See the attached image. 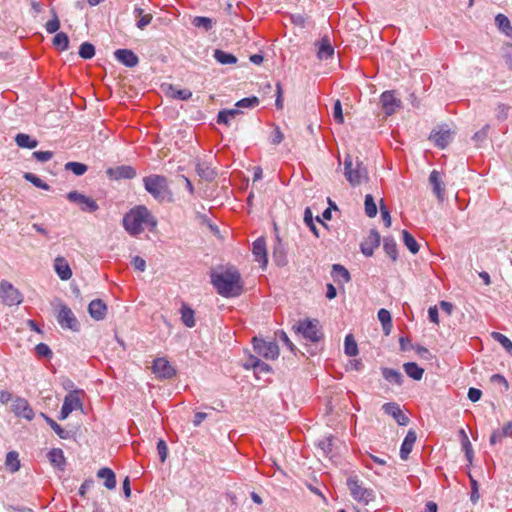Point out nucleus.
<instances>
[{
    "instance_id": "1",
    "label": "nucleus",
    "mask_w": 512,
    "mask_h": 512,
    "mask_svg": "<svg viewBox=\"0 0 512 512\" xmlns=\"http://www.w3.org/2000/svg\"><path fill=\"white\" fill-rule=\"evenodd\" d=\"M211 283L218 294L226 298L237 297L243 291L241 275L234 267H229L221 272L212 273Z\"/></svg>"
},
{
    "instance_id": "2",
    "label": "nucleus",
    "mask_w": 512,
    "mask_h": 512,
    "mask_svg": "<svg viewBox=\"0 0 512 512\" xmlns=\"http://www.w3.org/2000/svg\"><path fill=\"white\" fill-rule=\"evenodd\" d=\"M123 226L131 236H138L145 228L153 231L157 226V220L146 206L139 205L124 215Z\"/></svg>"
},
{
    "instance_id": "3",
    "label": "nucleus",
    "mask_w": 512,
    "mask_h": 512,
    "mask_svg": "<svg viewBox=\"0 0 512 512\" xmlns=\"http://www.w3.org/2000/svg\"><path fill=\"white\" fill-rule=\"evenodd\" d=\"M344 175L352 186L360 185L362 182L368 180L366 167L358 159L353 161L350 156L345 157L344 160Z\"/></svg>"
},
{
    "instance_id": "4",
    "label": "nucleus",
    "mask_w": 512,
    "mask_h": 512,
    "mask_svg": "<svg viewBox=\"0 0 512 512\" xmlns=\"http://www.w3.org/2000/svg\"><path fill=\"white\" fill-rule=\"evenodd\" d=\"M143 184L148 193H150L157 200H164L165 195L170 193L168 188V181L162 175H150L143 178Z\"/></svg>"
},
{
    "instance_id": "5",
    "label": "nucleus",
    "mask_w": 512,
    "mask_h": 512,
    "mask_svg": "<svg viewBox=\"0 0 512 512\" xmlns=\"http://www.w3.org/2000/svg\"><path fill=\"white\" fill-rule=\"evenodd\" d=\"M83 394V391L81 390H73L69 392L63 401V405L61 407L59 419L65 420L68 418V416L76 410H82V400L81 395Z\"/></svg>"
},
{
    "instance_id": "6",
    "label": "nucleus",
    "mask_w": 512,
    "mask_h": 512,
    "mask_svg": "<svg viewBox=\"0 0 512 512\" xmlns=\"http://www.w3.org/2000/svg\"><path fill=\"white\" fill-rule=\"evenodd\" d=\"M347 486L350 490L352 497L358 502L368 504L370 501L374 499L373 490L364 487L356 477L348 478Z\"/></svg>"
},
{
    "instance_id": "7",
    "label": "nucleus",
    "mask_w": 512,
    "mask_h": 512,
    "mask_svg": "<svg viewBox=\"0 0 512 512\" xmlns=\"http://www.w3.org/2000/svg\"><path fill=\"white\" fill-rule=\"evenodd\" d=\"M295 328L297 332L311 342H318L323 336L318 320L299 321Z\"/></svg>"
},
{
    "instance_id": "8",
    "label": "nucleus",
    "mask_w": 512,
    "mask_h": 512,
    "mask_svg": "<svg viewBox=\"0 0 512 512\" xmlns=\"http://www.w3.org/2000/svg\"><path fill=\"white\" fill-rule=\"evenodd\" d=\"M0 298L5 305H19L23 301L22 294L10 282H0Z\"/></svg>"
},
{
    "instance_id": "9",
    "label": "nucleus",
    "mask_w": 512,
    "mask_h": 512,
    "mask_svg": "<svg viewBox=\"0 0 512 512\" xmlns=\"http://www.w3.org/2000/svg\"><path fill=\"white\" fill-rule=\"evenodd\" d=\"M151 370L159 380L171 379L176 375V369L165 357L154 359Z\"/></svg>"
},
{
    "instance_id": "10",
    "label": "nucleus",
    "mask_w": 512,
    "mask_h": 512,
    "mask_svg": "<svg viewBox=\"0 0 512 512\" xmlns=\"http://www.w3.org/2000/svg\"><path fill=\"white\" fill-rule=\"evenodd\" d=\"M253 346L255 352L266 359L274 360L279 356V347L275 342L255 337L253 339Z\"/></svg>"
},
{
    "instance_id": "11",
    "label": "nucleus",
    "mask_w": 512,
    "mask_h": 512,
    "mask_svg": "<svg viewBox=\"0 0 512 512\" xmlns=\"http://www.w3.org/2000/svg\"><path fill=\"white\" fill-rule=\"evenodd\" d=\"M57 321L63 329L79 330V322L72 310L65 304L60 305L57 313Z\"/></svg>"
},
{
    "instance_id": "12",
    "label": "nucleus",
    "mask_w": 512,
    "mask_h": 512,
    "mask_svg": "<svg viewBox=\"0 0 512 512\" xmlns=\"http://www.w3.org/2000/svg\"><path fill=\"white\" fill-rule=\"evenodd\" d=\"M67 199L70 202L76 203L79 205L80 209L84 212H95L98 210L99 206L97 202L78 191H71L67 194Z\"/></svg>"
},
{
    "instance_id": "13",
    "label": "nucleus",
    "mask_w": 512,
    "mask_h": 512,
    "mask_svg": "<svg viewBox=\"0 0 512 512\" xmlns=\"http://www.w3.org/2000/svg\"><path fill=\"white\" fill-rule=\"evenodd\" d=\"M382 109L387 116H390L396 112L401 106V101L398 99L392 91H385L380 97Z\"/></svg>"
},
{
    "instance_id": "14",
    "label": "nucleus",
    "mask_w": 512,
    "mask_h": 512,
    "mask_svg": "<svg viewBox=\"0 0 512 512\" xmlns=\"http://www.w3.org/2000/svg\"><path fill=\"white\" fill-rule=\"evenodd\" d=\"M11 409L15 413V415L23 417L27 420H32L34 417L33 409L31 408L28 401L24 398H15L13 400Z\"/></svg>"
},
{
    "instance_id": "15",
    "label": "nucleus",
    "mask_w": 512,
    "mask_h": 512,
    "mask_svg": "<svg viewBox=\"0 0 512 512\" xmlns=\"http://www.w3.org/2000/svg\"><path fill=\"white\" fill-rule=\"evenodd\" d=\"M106 174L114 180L133 179L137 175L136 170L129 165L108 168Z\"/></svg>"
},
{
    "instance_id": "16",
    "label": "nucleus",
    "mask_w": 512,
    "mask_h": 512,
    "mask_svg": "<svg viewBox=\"0 0 512 512\" xmlns=\"http://www.w3.org/2000/svg\"><path fill=\"white\" fill-rule=\"evenodd\" d=\"M382 409L386 414L392 416L399 425L406 426L409 423V418L402 412L397 403H385Z\"/></svg>"
},
{
    "instance_id": "17",
    "label": "nucleus",
    "mask_w": 512,
    "mask_h": 512,
    "mask_svg": "<svg viewBox=\"0 0 512 512\" xmlns=\"http://www.w3.org/2000/svg\"><path fill=\"white\" fill-rule=\"evenodd\" d=\"M453 133L450 129L441 127L438 131H434L430 134L429 139L440 148L444 149L452 140Z\"/></svg>"
},
{
    "instance_id": "18",
    "label": "nucleus",
    "mask_w": 512,
    "mask_h": 512,
    "mask_svg": "<svg viewBox=\"0 0 512 512\" xmlns=\"http://www.w3.org/2000/svg\"><path fill=\"white\" fill-rule=\"evenodd\" d=\"M114 56L117 61L125 65L126 67H135L139 63L138 56L129 49H117L114 52Z\"/></svg>"
},
{
    "instance_id": "19",
    "label": "nucleus",
    "mask_w": 512,
    "mask_h": 512,
    "mask_svg": "<svg viewBox=\"0 0 512 512\" xmlns=\"http://www.w3.org/2000/svg\"><path fill=\"white\" fill-rule=\"evenodd\" d=\"M88 312L94 320L100 321L106 317L107 306L101 299H95L89 303Z\"/></svg>"
},
{
    "instance_id": "20",
    "label": "nucleus",
    "mask_w": 512,
    "mask_h": 512,
    "mask_svg": "<svg viewBox=\"0 0 512 512\" xmlns=\"http://www.w3.org/2000/svg\"><path fill=\"white\" fill-rule=\"evenodd\" d=\"M54 269L61 280L67 281L72 277V270L70 265L68 261L62 256L55 258Z\"/></svg>"
},
{
    "instance_id": "21",
    "label": "nucleus",
    "mask_w": 512,
    "mask_h": 512,
    "mask_svg": "<svg viewBox=\"0 0 512 512\" xmlns=\"http://www.w3.org/2000/svg\"><path fill=\"white\" fill-rule=\"evenodd\" d=\"M380 245V235L376 230H371L366 241L361 244V251L365 256H372L374 249Z\"/></svg>"
},
{
    "instance_id": "22",
    "label": "nucleus",
    "mask_w": 512,
    "mask_h": 512,
    "mask_svg": "<svg viewBox=\"0 0 512 512\" xmlns=\"http://www.w3.org/2000/svg\"><path fill=\"white\" fill-rule=\"evenodd\" d=\"M417 435L414 430H409L402 442L401 448H400V457L403 460H406L411 453L413 446L416 442Z\"/></svg>"
},
{
    "instance_id": "23",
    "label": "nucleus",
    "mask_w": 512,
    "mask_h": 512,
    "mask_svg": "<svg viewBox=\"0 0 512 512\" xmlns=\"http://www.w3.org/2000/svg\"><path fill=\"white\" fill-rule=\"evenodd\" d=\"M512 438V421L506 423L501 429L493 431L490 436L489 442L491 445L502 443L504 438Z\"/></svg>"
},
{
    "instance_id": "24",
    "label": "nucleus",
    "mask_w": 512,
    "mask_h": 512,
    "mask_svg": "<svg viewBox=\"0 0 512 512\" xmlns=\"http://www.w3.org/2000/svg\"><path fill=\"white\" fill-rule=\"evenodd\" d=\"M252 252L256 261L262 263L263 266L267 264L266 242L264 238H258L254 241Z\"/></svg>"
},
{
    "instance_id": "25",
    "label": "nucleus",
    "mask_w": 512,
    "mask_h": 512,
    "mask_svg": "<svg viewBox=\"0 0 512 512\" xmlns=\"http://www.w3.org/2000/svg\"><path fill=\"white\" fill-rule=\"evenodd\" d=\"M331 276L338 284L348 283L351 279L349 271L340 264L332 266Z\"/></svg>"
},
{
    "instance_id": "26",
    "label": "nucleus",
    "mask_w": 512,
    "mask_h": 512,
    "mask_svg": "<svg viewBox=\"0 0 512 512\" xmlns=\"http://www.w3.org/2000/svg\"><path fill=\"white\" fill-rule=\"evenodd\" d=\"M381 372H382L383 378L387 382H389L391 384H395L397 386H402V384L404 382V378H403V375L398 370L385 367V368L381 369Z\"/></svg>"
},
{
    "instance_id": "27",
    "label": "nucleus",
    "mask_w": 512,
    "mask_h": 512,
    "mask_svg": "<svg viewBox=\"0 0 512 512\" xmlns=\"http://www.w3.org/2000/svg\"><path fill=\"white\" fill-rule=\"evenodd\" d=\"M97 477L104 479V486L112 490L116 487V476L115 473L107 467L101 468L97 472Z\"/></svg>"
},
{
    "instance_id": "28",
    "label": "nucleus",
    "mask_w": 512,
    "mask_h": 512,
    "mask_svg": "<svg viewBox=\"0 0 512 512\" xmlns=\"http://www.w3.org/2000/svg\"><path fill=\"white\" fill-rule=\"evenodd\" d=\"M180 313H181V321L186 327L193 328L196 325L195 313H194V310L190 306L183 303L181 306V309H180Z\"/></svg>"
},
{
    "instance_id": "29",
    "label": "nucleus",
    "mask_w": 512,
    "mask_h": 512,
    "mask_svg": "<svg viewBox=\"0 0 512 512\" xmlns=\"http://www.w3.org/2000/svg\"><path fill=\"white\" fill-rule=\"evenodd\" d=\"M429 182L433 187V191L436 196L442 200L444 196L443 182L440 177V173L437 170H433L429 176Z\"/></svg>"
},
{
    "instance_id": "30",
    "label": "nucleus",
    "mask_w": 512,
    "mask_h": 512,
    "mask_svg": "<svg viewBox=\"0 0 512 512\" xmlns=\"http://www.w3.org/2000/svg\"><path fill=\"white\" fill-rule=\"evenodd\" d=\"M19 453L17 451H10L6 454L5 468L10 473H15L20 469Z\"/></svg>"
},
{
    "instance_id": "31",
    "label": "nucleus",
    "mask_w": 512,
    "mask_h": 512,
    "mask_svg": "<svg viewBox=\"0 0 512 512\" xmlns=\"http://www.w3.org/2000/svg\"><path fill=\"white\" fill-rule=\"evenodd\" d=\"M48 459L52 465H54L55 467H57L61 470H64L66 460L64 457V453L60 448H53L48 453Z\"/></svg>"
},
{
    "instance_id": "32",
    "label": "nucleus",
    "mask_w": 512,
    "mask_h": 512,
    "mask_svg": "<svg viewBox=\"0 0 512 512\" xmlns=\"http://www.w3.org/2000/svg\"><path fill=\"white\" fill-rule=\"evenodd\" d=\"M403 369L410 378L416 381L421 380L424 374V369L419 367L415 362L405 363Z\"/></svg>"
},
{
    "instance_id": "33",
    "label": "nucleus",
    "mask_w": 512,
    "mask_h": 512,
    "mask_svg": "<svg viewBox=\"0 0 512 512\" xmlns=\"http://www.w3.org/2000/svg\"><path fill=\"white\" fill-rule=\"evenodd\" d=\"M196 172L201 178L207 181H212L216 176V172L208 165V163L202 161L197 162Z\"/></svg>"
},
{
    "instance_id": "34",
    "label": "nucleus",
    "mask_w": 512,
    "mask_h": 512,
    "mask_svg": "<svg viewBox=\"0 0 512 512\" xmlns=\"http://www.w3.org/2000/svg\"><path fill=\"white\" fill-rule=\"evenodd\" d=\"M378 319L382 324L383 332L387 336L390 334L392 329V317L388 310L382 308L378 311Z\"/></svg>"
},
{
    "instance_id": "35",
    "label": "nucleus",
    "mask_w": 512,
    "mask_h": 512,
    "mask_svg": "<svg viewBox=\"0 0 512 512\" xmlns=\"http://www.w3.org/2000/svg\"><path fill=\"white\" fill-rule=\"evenodd\" d=\"M215 24L216 21L209 17L196 16L192 19V25L194 27L203 29L206 32L210 31Z\"/></svg>"
},
{
    "instance_id": "36",
    "label": "nucleus",
    "mask_w": 512,
    "mask_h": 512,
    "mask_svg": "<svg viewBox=\"0 0 512 512\" xmlns=\"http://www.w3.org/2000/svg\"><path fill=\"white\" fill-rule=\"evenodd\" d=\"M214 58L217 62L223 65H230V64H236L237 63V57L234 56L231 53H227L223 50L216 49L214 51Z\"/></svg>"
},
{
    "instance_id": "37",
    "label": "nucleus",
    "mask_w": 512,
    "mask_h": 512,
    "mask_svg": "<svg viewBox=\"0 0 512 512\" xmlns=\"http://www.w3.org/2000/svg\"><path fill=\"white\" fill-rule=\"evenodd\" d=\"M15 142L19 147L33 149L38 145V142L31 138L29 135L20 133L15 137Z\"/></svg>"
},
{
    "instance_id": "38",
    "label": "nucleus",
    "mask_w": 512,
    "mask_h": 512,
    "mask_svg": "<svg viewBox=\"0 0 512 512\" xmlns=\"http://www.w3.org/2000/svg\"><path fill=\"white\" fill-rule=\"evenodd\" d=\"M334 54V49L330 44V41L327 38H323L321 44L318 49V57L319 59H328L331 58Z\"/></svg>"
},
{
    "instance_id": "39",
    "label": "nucleus",
    "mask_w": 512,
    "mask_h": 512,
    "mask_svg": "<svg viewBox=\"0 0 512 512\" xmlns=\"http://www.w3.org/2000/svg\"><path fill=\"white\" fill-rule=\"evenodd\" d=\"M238 114H240L238 109L221 110L217 115V123L229 125L230 120L234 119Z\"/></svg>"
},
{
    "instance_id": "40",
    "label": "nucleus",
    "mask_w": 512,
    "mask_h": 512,
    "mask_svg": "<svg viewBox=\"0 0 512 512\" xmlns=\"http://www.w3.org/2000/svg\"><path fill=\"white\" fill-rule=\"evenodd\" d=\"M43 417L46 421V423L50 426V428L61 438V439H68L70 437V433L63 429L56 421H54L52 418H50L47 415L43 414Z\"/></svg>"
},
{
    "instance_id": "41",
    "label": "nucleus",
    "mask_w": 512,
    "mask_h": 512,
    "mask_svg": "<svg viewBox=\"0 0 512 512\" xmlns=\"http://www.w3.org/2000/svg\"><path fill=\"white\" fill-rule=\"evenodd\" d=\"M383 248L386 254L392 259H397V244L392 237H385L383 240Z\"/></svg>"
},
{
    "instance_id": "42",
    "label": "nucleus",
    "mask_w": 512,
    "mask_h": 512,
    "mask_svg": "<svg viewBox=\"0 0 512 512\" xmlns=\"http://www.w3.org/2000/svg\"><path fill=\"white\" fill-rule=\"evenodd\" d=\"M65 170L71 171L76 176H82L88 171V166L80 162H67L64 166Z\"/></svg>"
},
{
    "instance_id": "43",
    "label": "nucleus",
    "mask_w": 512,
    "mask_h": 512,
    "mask_svg": "<svg viewBox=\"0 0 512 512\" xmlns=\"http://www.w3.org/2000/svg\"><path fill=\"white\" fill-rule=\"evenodd\" d=\"M402 236L403 242L409 251L413 254L418 253L420 247L416 239L407 230L402 231Z\"/></svg>"
},
{
    "instance_id": "44",
    "label": "nucleus",
    "mask_w": 512,
    "mask_h": 512,
    "mask_svg": "<svg viewBox=\"0 0 512 512\" xmlns=\"http://www.w3.org/2000/svg\"><path fill=\"white\" fill-rule=\"evenodd\" d=\"M344 351H345V354L350 356V357L356 356L358 354L357 343H356L354 337L351 334H348L345 337Z\"/></svg>"
},
{
    "instance_id": "45",
    "label": "nucleus",
    "mask_w": 512,
    "mask_h": 512,
    "mask_svg": "<svg viewBox=\"0 0 512 512\" xmlns=\"http://www.w3.org/2000/svg\"><path fill=\"white\" fill-rule=\"evenodd\" d=\"M53 45L61 51L67 50L69 47V38L67 34L64 32L57 33L53 38Z\"/></svg>"
},
{
    "instance_id": "46",
    "label": "nucleus",
    "mask_w": 512,
    "mask_h": 512,
    "mask_svg": "<svg viewBox=\"0 0 512 512\" xmlns=\"http://www.w3.org/2000/svg\"><path fill=\"white\" fill-rule=\"evenodd\" d=\"M365 213L369 218H374L377 215V206L371 194L365 196Z\"/></svg>"
},
{
    "instance_id": "47",
    "label": "nucleus",
    "mask_w": 512,
    "mask_h": 512,
    "mask_svg": "<svg viewBox=\"0 0 512 512\" xmlns=\"http://www.w3.org/2000/svg\"><path fill=\"white\" fill-rule=\"evenodd\" d=\"M495 22L499 29H501L506 35H511L512 26L510 24L509 19L504 14H498L495 17Z\"/></svg>"
},
{
    "instance_id": "48",
    "label": "nucleus",
    "mask_w": 512,
    "mask_h": 512,
    "mask_svg": "<svg viewBox=\"0 0 512 512\" xmlns=\"http://www.w3.org/2000/svg\"><path fill=\"white\" fill-rule=\"evenodd\" d=\"M134 13L137 15V16H140V18L138 19L137 23H136V26L143 30L146 26H148L151 21H152V15L151 14H144L143 15V9L142 8H135L134 9Z\"/></svg>"
},
{
    "instance_id": "49",
    "label": "nucleus",
    "mask_w": 512,
    "mask_h": 512,
    "mask_svg": "<svg viewBox=\"0 0 512 512\" xmlns=\"http://www.w3.org/2000/svg\"><path fill=\"white\" fill-rule=\"evenodd\" d=\"M304 222L307 227L311 230V232L317 237H320L319 230L315 225L312 211L309 207H307L304 211Z\"/></svg>"
},
{
    "instance_id": "50",
    "label": "nucleus",
    "mask_w": 512,
    "mask_h": 512,
    "mask_svg": "<svg viewBox=\"0 0 512 512\" xmlns=\"http://www.w3.org/2000/svg\"><path fill=\"white\" fill-rule=\"evenodd\" d=\"M490 131V125L486 124L479 131L475 132L472 136V140L476 146H480L488 137Z\"/></svg>"
},
{
    "instance_id": "51",
    "label": "nucleus",
    "mask_w": 512,
    "mask_h": 512,
    "mask_svg": "<svg viewBox=\"0 0 512 512\" xmlns=\"http://www.w3.org/2000/svg\"><path fill=\"white\" fill-rule=\"evenodd\" d=\"M492 337L499 342L509 354L512 355V341L507 336L499 332H493Z\"/></svg>"
},
{
    "instance_id": "52",
    "label": "nucleus",
    "mask_w": 512,
    "mask_h": 512,
    "mask_svg": "<svg viewBox=\"0 0 512 512\" xmlns=\"http://www.w3.org/2000/svg\"><path fill=\"white\" fill-rule=\"evenodd\" d=\"M52 19L45 24V29L48 33H56L60 28V21L54 9H51Z\"/></svg>"
},
{
    "instance_id": "53",
    "label": "nucleus",
    "mask_w": 512,
    "mask_h": 512,
    "mask_svg": "<svg viewBox=\"0 0 512 512\" xmlns=\"http://www.w3.org/2000/svg\"><path fill=\"white\" fill-rule=\"evenodd\" d=\"M79 55L83 59H91L95 55V48L89 42H84L80 45Z\"/></svg>"
},
{
    "instance_id": "54",
    "label": "nucleus",
    "mask_w": 512,
    "mask_h": 512,
    "mask_svg": "<svg viewBox=\"0 0 512 512\" xmlns=\"http://www.w3.org/2000/svg\"><path fill=\"white\" fill-rule=\"evenodd\" d=\"M461 435H462V448L465 452V456L469 462H472L473 449H472L471 442L469 441V439L463 429L461 430Z\"/></svg>"
},
{
    "instance_id": "55",
    "label": "nucleus",
    "mask_w": 512,
    "mask_h": 512,
    "mask_svg": "<svg viewBox=\"0 0 512 512\" xmlns=\"http://www.w3.org/2000/svg\"><path fill=\"white\" fill-rule=\"evenodd\" d=\"M24 178L27 181H29L30 183H32L34 186H36L37 188H41L43 190H49L50 189V186L47 183L42 181L39 177H37L33 173H25L24 174Z\"/></svg>"
},
{
    "instance_id": "56",
    "label": "nucleus",
    "mask_w": 512,
    "mask_h": 512,
    "mask_svg": "<svg viewBox=\"0 0 512 512\" xmlns=\"http://www.w3.org/2000/svg\"><path fill=\"white\" fill-rule=\"evenodd\" d=\"M250 362L251 366L256 372L267 373L271 371V367L268 364H266L265 362L261 361L256 357H251Z\"/></svg>"
},
{
    "instance_id": "57",
    "label": "nucleus",
    "mask_w": 512,
    "mask_h": 512,
    "mask_svg": "<svg viewBox=\"0 0 512 512\" xmlns=\"http://www.w3.org/2000/svg\"><path fill=\"white\" fill-rule=\"evenodd\" d=\"M259 104V99L256 96H251L239 100L235 106L237 108H254Z\"/></svg>"
},
{
    "instance_id": "58",
    "label": "nucleus",
    "mask_w": 512,
    "mask_h": 512,
    "mask_svg": "<svg viewBox=\"0 0 512 512\" xmlns=\"http://www.w3.org/2000/svg\"><path fill=\"white\" fill-rule=\"evenodd\" d=\"M333 118L334 120L339 123V124H342L344 122V116H343V111H342V105H341V102L339 100H337L335 103H334V107H333Z\"/></svg>"
},
{
    "instance_id": "59",
    "label": "nucleus",
    "mask_w": 512,
    "mask_h": 512,
    "mask_svg": "<svg viewBox=\"0 0 512 512\" xmlns=\"http://www.w3.org/2000/svg\"><path fill=\"white\" fill-rule=\"evenodd\" d=\"M35 352L39 357L48 358L52 356V351L45 343H39L35 347Z\"/></svg>"
},
{
    "instance_id": "60",
    "label": "nucleus",
    "mask_w": 512,
    "mask_h": 512,
    "mask_svg": "<svg viewBox=\"0 0 512 512\" xmlns=\"http://www.w3.org/2000/svg\"><path fill=\"white\" fill-rule=\"evenodd\" d=\"M172 90V97L180 100H189L192 97V92L188 89Z\"/></svg>"
},
{
    "instance_id": "61",
    "label": "nucleus",
    "mask_w": 512,
    "mask_h": 512,
    "mask_svg": "<svg viewBox=\"0 0 512 512\" xmlns=\"http://www.w3.org/2000/svg\"><path fill=\"white\" fill-rule=\"evenodd\" d=\"M509 106L503 103L498 104L496 108V117L500 121H504L508 117Z\"/></svg>"
},
{
    "instance_id": "62",
    "label": "nucleus",
    "mask_w": 512,
    "mask_h": 512,
    "mask_svg": "<svg viewBox=\"0 0 512 512\" xmlns=\"http://www.w3.org/2000/svg\"><path fill=\"white\" fill-rule=\"evenodd\" d=\"M380 212L383 219V222L387 228L391 226V216L390 212L388 211L387 207L384 205L383 199L380 201Z\"/></svg>"
},
{
    "instance_id": "63",
    "label": "nucleus",
    "mask_w": 512,
    "mask_h": 512,
    "mask_svg": "<svg viewBox=\"0 0 512 512\" xmlns=\"http://www.w3.org/2000/svg\"><path fill=\"white\" fill-rule=\"evenodd\" d=\"M33 157L39 162H47L52 159L53 152L51 151H35Z\"/></svg>"
},
{
    "instance_id": "64",
    "label": "nucleus",
    "mask_w": 512,
    "mask_h": 512,
    "mask_svg": "<svg viewBox=\"0 0 512 512\" xmlns=\"http://www.w3.org/2000/svg\"><path fill=\"white\" fill-rule=\"evenodd\" d=\"M157 450L160 457L161 462H164L167 458L168 447L164 440L160 439L157 443Z\"/></svg>"
}]
</instances>
